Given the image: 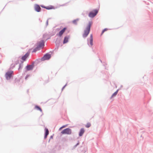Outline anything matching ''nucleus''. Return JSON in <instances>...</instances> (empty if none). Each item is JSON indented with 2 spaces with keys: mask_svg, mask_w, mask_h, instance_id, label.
<instances>
[{
  "mask_svg": "<svg viewBox=\"0 0 153 153\" xmlns=\"http://www.w3.org/2000/svg\"><path fill=\"white\" fill-rule=\"evenodd\" d=\"M92 22V21H89L84 31V33L82 34V37L85 38L87 37L89 34L91 30V27Z\"/></svg>",
  "mask_w": 153,
  "mask_h": 153,
  "instance_id": "nucleus-1",
  "label": "nucleus"
},
{
  "mask_svg": "<svg viewBox=\"0 0 153 153\" xmlns=\"http://www.w3.org/2000/svg\"><path fill=\"white\" fill-rule=\"evenodd\" d=\"M98 10L97 9H94L92 11L90 12L88 14V16L90 18H94L98 13Z\"/></svg>",
  "mask_w": 153,
  "mask_h": 153,
  "instance_id": "nucleus-2",
  "label": "nucleus"
},
{
  "mask_svg": "<svg viewBox=\"0 0 153 153\" xmlns=\"http://www.w3.org/2000/svg\"><path fill=\"white\" fill-rule=\"evenodd\" d=\"M71 129L68 128L63 129L61 132V133L62 134H71Z\"/></svg>",
  "mask_w": 153,
  "mask_h": 153,
  "instance_id": "nucleus-3",
  "label": "nucleus"
},
{
  "mask_svg": "<svg viewBox=\"0 0 153 153\" xmlns=\"http://www.w3.org/2000/svg\"><path fill=\"white\" fill-rule=\"evenodd\" d=\"M30 53V51H28L23 56H22L21 59V60L20 61L24 62L26 61L27 60V58L29 56Z\"/></svg>",
  "mask_w": 153,
  "mask_h": 153,
  "instance_id": "nucleus-4",
  "label": "nucleus"
},
{
  "mask_svg": "<svg viewBox=\"0 0 153 153\" xmlns=\"http://www.w3.org/2000/svg\"><path fill=\"white\" fill-rule=\"evenodd\" d=\"M51 57V54L48 53H47L44 54L43 57L42 58V61L49 60Z\"/></svg>",
  "mask_w": 153,
  "mask_h": 153,
  "instance_id": "nucleus-5",
  "label": "nucleus"
},
{
  "mask_svg": "<svg viewBox=\"0 0 153 153\" xmlns=\"http://www.w3.org/2000/svg\"><path fill=\"white\" fill-rule=\"evenodd\" d=\"M35 62H33L31 65H27L25 67V68L27 71L32 70L34 67Z\"/></svg>",
  "mask_w": 153,
  "mask_h": 153,
  "instance_id": "nucleus-6",
  "label": "nucleus"
},
{
  "mask_svg": "<svg viewBox=\"0 0 153 153\" xmlns=\"http://www.w3.org/2000/svg\"><path fill=\"white\" fill-rule=\"evenodd\" d=\"M87 41H88V39H87ZM88 44L89 46L90 47H91L93 45V35L92 34H91L90 36V44L89 45V43L88 42Z\"/></svg>",
  "mask_w": 153,
  "mask_h": 153,
  "instance_id": "nucleus-7",
  "label": "nucleus"
},
{
  "mask_svg": "<svg viewBox=\"0 0 153 153\" xmlns=\"http://www.w3.org/2000/svg\"><path fill=\"white\" fill-rule=\"evenodd\" d=\"M67 29V27H64L58 33H57L56 34V36H58L59 37H61L65 30Z\"/></svg>",
  "mask_w": 153,
  "mask_h": 153,
  "instance_id": "nucleus-8",
  "label": "nucleus"
},
{
  "mask_svg": "<svg viewBox=\"0 0 153 153\" xmlns=\"http://www.w3.org/2000/svg\"><path fill=\"white\" fill-rule=\"evenodd\" d=\"M34 10L35 11L37 12H39L41 11V8L39 5L37 4H36L34 5Z\"/></svg>",
  "mask_w": 153,
  "mask_h": 153,
  "instance_id": "nucleus-9",
  "label": "nucleus"
},
{
  "mask_svg": "<svg viewBox=\"0 0 153 153\" xmlns=\"http://www.w3.org/2000/svg\"><path fill=\"white\" fill-rule=\"evenodd\" d=\"M41 42H39L38 44L37 47L39 48L40 49V48H43L45 46L44 42L43 40H42Z\"/></svg>",
  "mask_w": 153,
  "mask_h": 153,
  "instance_id": "nucleus-10",
  "label": "nucleus"
},
{
  "mask_svg": "<svg viewBox=\"0 0 153 153\" xmlns=\"http://www.w3.org/2000/svg\"><path fill=\"white\" fill-rule=\"evenodd\" d=\"M70 36H65L64 38V39L63 41V43L64 44L67 43L68 41V39H69Z\"/></svg>",
  "mask_w": 153,
  "mask_h": 153,
  "instance_id": "nucleus-11",
  "label": "nucleus"
},
{
  "mask_svg": "<svg viewBox=\"0 0 153 153\" xmlns=\"http://www.w3.org/2000/svg\"><path fill=\"white\" fill-rule=\"evenodd\" d=\"M84 132H85V130H84V128H81L80 129V130L79 131V137H81V136H82L83 134L84 133Z\"/></svg>",
  "mask_w": 153,
  "mask_h": 153,
  "instance_id": "nucleus-12",
  "label": "nucleus"
},
{
  "mask_svg": "<svg viewBox=\"0 0 153 153\" xmlns=\"http://www.w3.org/2000/svg\"><path fill=\"white\" fill-rule=\"evenodd\" d=\"M35 109H36L38 111H39L40 112H42V108L38 105H36L35 107Z\"/></svg>",
  "mask_w": 153,
  "mask_h": 153,
  "instance_id": "nucleus-13",
  "label": "nucleus"
},
{
  "mask_svg": "<svg viewBox=\"0 0 153 153\" xmlns=\"http://www.w3.org/2000/svg\"><path fill=\"white\" fill-rule=\"evenodd\" d=\"M20 63L19 64V68H18V70H19L20 69H21L22 68L23 66V62L20 61Z\"/></svg>",
  "mask_w": 153,
  "mask_h": 153,
  "instance_id": "nucleus-14",
  "label": "nucleus"
},
{
  "mask_svg": "<svg viewBox=\"0 0 153 153\" xmlns=\"http://www.w3.org/2000/svg\"><path fill=\"white\" fill-rule=\"evenodd\" d=\"M79 19L78 18H77L76 19L73 20L72 21L73 23L75 25H77V22L79 21Z\"/></svg>",
  "mask_w": 153,
  "mask_h": 153,
  "instance_id": "nucleus-15",
  "label": "nucleus"
},
{
  "mask_svg": "<svg viewBox=\"0 0 153 153\" xmlns=\"http://www.w3.org/2000/svg\"><path fill=\"white\" fill-rule=\"evenodd\" d=\"M119 90L117 89L116 90V91L113 94H112L111 97H110V99H111L113 97L116 96L118 92V91Z\"/></svg>",
  "mask_w": 153,
  "mask_h": 153,
  "instance_id": "nucleus-16",
  "label": "nucleus"
},
{
  "mask_svg": "<svg viewBox=\"0 0 153 153\" xmlns=\"http://www.w3.org/2000/svg\"><path fill=\"white\" fill-rule=\"evenodd\" d=\"M45 9L47 10H49L54 9V7L53 6L51 5L50 6H46Z\"/></svg>",
  "mask_w": 153,
  "mask_h": 153,
  "instance_id": "nucleus-17",
  "label": "nucleus"
},
{
  "mask_svg": "<svg viewBox=\"0 0 153 153\" xmlns=\"http://www.w3.org/2000/svg\"><path fill=\"white\" fill-rule=\"evenodd\" d=\"M42 61V58L41 59H36L35 61H34V62H35V63H36L37 64H38V63H39V62H41V61Z\"/></svg>",
  "mask_w": 153,
  "mask_h": 153,
  "instance_id": "nucleus-18",
  "label": "nucleus"
},
{
  "mask_svg": "<svg viewBox=\"0 0 153 153\" xmlns=\"http://www.w3.org/2000/svg\"><path fill=\"white\" fill-rule=\"evenodd\" d=\"M5 77L7 79H10V72H7L5 75Z\"/></svg>",
  "mask_w": 153,
  "mask_h": 153,
  "instance_id": "nucleus-19",
  "label": "nucleus"
},
{
  "mask_svg": "<svg viewBox=\"0 0 153 153\" xmlns=\"http://www.w3.org/2000/svg\"><path fill=\"white\" fill-rule=\"evenodd\" d=\"M45 134L48 135L49 133L48 129L47 128H45Z\"/></svg>",
  "mask_w": 153,
  "mask_h": 153,
  "instance_id": "nucleus-20",
  "label": "nucleus"
},
{
  "mask_svg": "<svg viewBox=\"0 0 153 153\" xmlns=\"http://www.w3.org/2000/svg\"><path fill=\"white\" fill-rule=\"evenodd\" d=\"M13 71L10 70V80L11 79L13 78Z\"/></svg>",
  "mask_w": 153,
  "mask_h": 153,
  "instance_id": "nucleus-21",
  "label": "nucleus"
},
{
  "mask_svg": "<svg viewBox=\"0 0 153 153\" xmlns=\"http://www.w3.org/2000/svg\"><path fill=\"white\" fill-rule=\"evenodd\" d=\"M40 50V49H39L37 47H36L32 51L33 52H35L37 51H38Z\"/></svg>",
  "mask_w": 153,
  "mask_h": 153,
  "instance_id": "nucleus-22",
  "label": "nucleus"
},
{
  "mask_svg": "<svg viewBox=\"0 0 153 153\" xmlns=\"http://www.w3.org/2000/svg\"><path fill=\"white\" fill-rule=\"evenodd\" d=\"M91 126V124L90 123H88L85 125V127L87 128H88L90 127Z\"/></svg>",
  "mask_w": 153,
  "mask_h": 153,
  "instance_id": "nucleus-23",
  "label": "nucleus"
},
{
  "mask_svg": "<svg viewBox=\"0 0 153 153\" xmlns=\"http://www.w3.org/2000/svg\"><path fill=\"white\" fill-rule=\"evenodd\" d=\"M19 60H16L15 62V64L13 66V68L15 66V65H17L19 63Z\"/></svg>",
  "mask_w": 153,
  "mask_h": 153,
  "instance_id": "nucleus-24",
  "label": "nucleus"
},
{
  "mask_svg": "<svg viewBox=\"0 0 153 153\" xmlns=\"http://www.w3.org/2000/svg\"><path fill=\"white\" fill-rule=\"evenodd\" d=\"M20 81V80L18 79H17L16 78L14 81V83H16V82L19 83Z\"/></svg>",
  "mask_w": 153,
  "mask_h": 153,
  "instance_id": "nucleus-25",
  "label": "nucleus"
},
{
  "mask_svg": "<svg viewBox=\"0 0 153 153\" xmlns=\"http://www.w3.org/2000/svg\"><path fill=\"white\" fill-rule=\"evenodd\" d=\"M108 30V29L107 28H104L102 31L101 33V35H102L103 33L106 31L107 30Z\"/></svg>",
  "mask_w": 153,
  "mask_h": 153,
  "instance_id": "nucleus-26",
  "label": "nucleus"
},
{
  "mask_svg": "<svg viewBox=\"0 0 153 153\" xmlns=\"http://www.w3.org/2000/svg\"><path fill=\"white\" fill-rule=\"evenodd\" d=\"M79 141H78V143L75 145L74 146V147H73V148L74 149L75 148H76V147L79 144Z\"/></svg>",
  "mask_w": 153,
  "mask_h": 153,
  "instance_id": "nucleus-27",
  "label": "nucleus"
},
{
  "mask_svg": "<svg viewBox=\"0 0 153 153\" xmlns=\"http://www.w3.org/2000/svg\"><path fill=\"white\" fill-rule=\"evenodd\" d=\"M30 76L29 75H27L25 78V79H27Z\"/></svg>",
  "mask_w": 153,
  "mask_h": 153,
  "instance_id": "nucleus-28",
  "label": "nucleus"
},
{
  "mask_svg": "<svg viewBox=\"0 0 153 153\" xmlns=\"http://www.w3.org/2000/svg\"><path fill=\"white\" fill-rule=\"evenodd\" d=\"M40 6L41 7H42V8H45H45H46V6H44L43 5H40Z\"/></svg>",
  "mask_w": 153,
  "mask_h": 153,
  "instance_id": "nucleus-29",
  "label": "nucleus"
},
{
  "mask_svg": "<svg viewBox=\"0 0 153 153\" xmlns=\"http://www.w3.org/2000/svg\"><path fill=\"white\" fill-rule=\"evenodd\" d=\"M67 83H66L62 88V90H63V89L67 85Z\"/></svg>",
  "mask_w": 153,
  "mask_h": 153,
  "instance_id": "nucleus-30",
  "label": "nucleus"
},
{
  "mask_svg": "<svg viewBox=\"0 0 153 153\" xmlns=\"http://www.w3.org/2000/svg\"><path fill=\"white\" fill-rule=\"evenodd\" d=\"M48 19L47 20V21H46V26H47L48 25Z\"/></svg>",
  "mask_w": 153,
  "mask_h": 153,
  "instance_id": "nucleus-31",
  "label": "nucleus"
},
{
  "mask_svg": "<svg viewBox=\"0 0 153 153\" xmlns=\"http://www.w3.org/2000/svg\"><path fill=\"white\" fill-rule=\"evenodd\" d=\"M67 125H68V124H66L65 125L63 126L62 127V128H65V127H66V126H67Z\"/></svg>",
  "mask_w": 153,
  "mask_h": 153,
  "instance_id": "nucleus-32",
  "label": "nucleus"
},
{
  "mask_svg": "<svg viewBox=\"0 0 153 153\" xmlns=\"http://www.w3.org/2000/svg\"><path fill=\"white\" fill-rule=\"evenodd\" d=\"M47 136L48 135H45V134L44 135V139H45L47 137Z\"/></svg>",
  "mask_w": 153,
  "mask_h": 153,
  "instance_id": "nucleus-33",
  "label": "nucleus"
},
{
  "mask_svg": "<svg viewBox=\"0 0 153 153\" xmlns=\"http://www.w3.org/2000/svg\"><path fill=\"white\" fill-rule=\"evenodd\" d=\"M47 35H47V34H44V35H43V38H45V36H47Z\"/></svg>",
  "mask_w": 153,
  "mask_h": 153,
  "instance_id": "nucleus-34",
  "label": "nucleus"
},
{
  "mask_svg": "<svg viewBox=\"0 0 153 153\" xmlns=\"http://www.w3.org/2000/svg\"><path fill=\"white\" fill-rule=\"evenodd\" d=\"M53 138V135L51 136L50 137V139H52V138Z\"/></svg>",
  "mask_w": 153,
  "mask_h": 153,
  "instance_id": "nucleus-35",
  "label": "nucleus"
},
{
  "mask_svg": "<svg viewBox=\"0 0 153 153\" xmlns=\"http://www.w3.org/2000/svg\"><path fill=\"white\" fill-rule=\"evenodd\" d=\"M99 60H100V62L102 63V61L100 59H99Z\"/></svg>",
  "mask_w": 153,
  "mask_h": 153,
  "instance_id": "nucleus-36",
  "label": "nucleus"
},
{
  "mask_svg": "<svg viewBox=\"0 0 153 153\" xmlns=\"http://www.w3.org/2000/svg\"><path fill=\"white\" fill-rule=\"evenodd\" d=\"M27 93H28L29 92V90L28 89H27Z\"/></svg>",
  "mask_w": 153,
  "mask_h": 153,
  "instance_id": "nucleus-37",
  "label": "nucleus"
},
{
  "mask_svg": "<svg viewBox=\"0 0 153 153\" xmlns=\"http://www.w3.org/2000/svg\"><path fill=\"white\" fill-rule=\"evenodd\" d=\"M62 128V127H60V128H59V130H60Z\"/></svg>",
  "mask_w": 153,
  "mask_h": 153,
  "instance_id": "nucleus-38",
  "label": "nucleus"
},
{
  "mask_svg": "<svg viewBox=\"0 0 153 153\" xmlns=\"http://www.w3.org/2000/svg\"><path fill=\"white\" fill-rule=\"evenodd\" d=\"M39 21H40V22H42V20H41L40 19H39Z\"/></svg>",
  "mask_w": 153,
  "mask_h": 153,
  "instance_id": "nucleus-39",
  "label": "nucleus"
}]
</instances>
